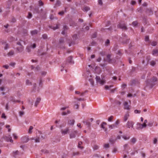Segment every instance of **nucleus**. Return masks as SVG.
Listing matches in <instances>:
<instances>
[{
  "label": "nucleus",
  "instance_id": "f704fd0d",
  "mask_svg": "<svg viewBox=\"0 0 158 158\" xmlns=\"http://www.w3.org/2000/svg\"><path fill=\"white\" fill-rule=\"evenodd\" d=\"M157 42L155 41H153L151 43V44L152 46H155L157 45Z\"/></svg>",
  "mask_w": 158,
  "mask_h": 158
},
{
  "label": "nucleus",
  "instance_id": "338daca9",
  "mask_svg": "<svg viewBox=\"0 0 158 158\" xmlns=\"http://www.w3.org/2000/svg\"><path fill=\"white\" fill-rule=\"evenodd\" d=\"M60 4V2L59 1H56V5H58V6H59Z\"/></svg>",
  "mask_w": 158,
  "mask_h": 158
},
{
  "label": "nucleus",
  "instance_id": "1a4fd4ad",
  "mask_svg": "<svg viewBox=\"0 0 158 158\" xmlns=\"http://www.w3.org/2000/svg\"><path fill=\"white\" fill-rule=\"evenodd\" d=\"M124 108L128 110H129L130 109L131 106L128 104V103L125 102L123 103Z\"/></svg>",
  "mask_w": 158,
  "mask_h": 158
},
{
  "label": "nucleus",
  "instance_id": "4be33fe9",
  "mask_svg": "<svg viewBox=\"0 0 158 158\" xmlns=\"http://www.w3.org/2000/svg\"><path fill=\"white\" fill-rule=\"evenodd\" d=\"M5 44V46H4V49L5 50H7L9 48V46L8 44H6V41H4L3 42H2V44Z\"/></svg>",
  "mask_w": 158,
  "mask_h": 158
},
{
  "label": "nucleus",
  "instance_id": "b1692460",
  "mask_svg": "<svg viewBox=\"0 0 158 158\" xmlns=\"http://www.w3.org/2000/svg\"><path fill=\"white\" fill-rule=\"evenodd\" d=\"M40 98H37L36 99V102H35V106H36L38 103L40 102Z\"/></svg>",
  "mask_w": 158,
  "mask_h": 158
},
{
  "label": "nucleus",
  "instance_id": "39448f33",
  "mask_svg": "<svg viewBox=\"0 0 158 158\" xmlns=\"http://www.w3.org/2000/svg\"><path fill=\"white\" fill-rule=\"evenodd\" d=\"M78 135V131L77 130H75L72 131L69 134V137L70 139L75 138L76 135Z\"/></svg>",
  "mask_w": 158,
  "mask_h": 158
},
{
  "label": "nucleus",
  "instance_id": "7ed1b4c3",
  "mask_svg": "<svg viewBox=\"0 0 158 158\" xmlns=\"http://www.w3.org/2000/svg\"><path fill=\"white\" fill-rule=\"evenodd\" d=\"M134 123L131 120H129L127 122L126 124V127L129 129H132L133 128Z\"/></svg>",
  "mask_w": 158,
  "mask_h": 158
},
{
  "label": "nucleus",
  "instance_id": "864d4df0",
  "mask_svg": "<svg viewBox=\"0 0 158 158\" xmlns=\"http://www.w3.org/2000/svg\"><path fill=\"white\" fill-rule=\"evenodd\" d=\"M32 15L31 13H29L28 15L27 16V18L28 19H30L31 18Z\"/></svg>",
  "mask_w": 158,
  "mask_h": 158
},
{
  "label": "nucleus",
  "instance_id": "c9c22d12",
  "mask_svg": "<svg viewBox=\"0 0 158 158\" xmlns=\"http://www.w3.org/2000/svg\"><path fill=\"white\" fill-rule=\"evenodd\" d=\"M136 139L135 138H132L131 139V142L133 143H134L136 141Z\"/></svg>",
  "mask_w": 158,
  "mask_h": 158
},
{
  "label": "nucleus",
  "instance_id": "69168bd1",
  "mask_svg": "<svg viewBox=\"0 0 158 158\" xmlns=\"http://www.w3.org/2000/svg\"><path fill=\"white\" fill-rule=\"evenodd\" d=\"M13 153L15 155L18 154L19 152L18 151H16L13 152Z\"/></svg>",
  "mask_w": 158,
  "mask_h": 158
},
{
  "label": "nucleus",
  "instance_id": "ddd939ff",
  "mask_svg": "<svg viewBox=\"0 0 158 158\" xmlns=\"http://www.w3.org/2000/svg\"><path fill=\"white\" fill-rule=\"evenodd\" d=\"M75 123V120L73 119L69 120L68 122V124L71 126L74 125Z\"/></svg>",
  "mask_w": 158,
  "mask_h": 158
},
{
  "label": "nucleus",
  "instance_id": "13d9d810",
  "mask_svg": "<svg viewBox=\"0 0 158 158\" xmlns=\"http://www.w3.org/2000/svg\"><path fill=\"white\" fill-rule=\"evenodd\" d=\"M117 148H114L112 151V152L113 153H115L116 152H117Z\"/></svg>",
  "mask_w": 158,
  "mask_h": 158
},
{
  "label": "nucleus",
  "instance_id": "20e7f679",
  "mask_svg": "<svg viewBox=\"0 0 158 158\" xmlns=\"http://www.w3.org/2000/svg\"><path fill=\"white\" fill-rule=\"evenodd\" d=\"M145 128L144 124H141L139 123H137L135 125V128L138 130H142L143 128Z\"/></svg>",
  "mask_w": 158,
  "mask_h": 158
},
{
  "label": "nucleus",
  "instance_id": "f8f14e48",
  "mask_svg": "<svg viewBox=\"0 0 158 158\" xmlns=\"http://www.w3.org/2000/svg\"><path fill=\"white\" fill-rule=\"evenodd\" d=\"M129 116L130 115L128 112H127L125 114L124 117V122H126Z\"/></svg>",
  "mask_w": 158,
  "mask_h": 158
},
{
  "label": "nucleus",
  "instance_id": "a19ab883",
  "mask_svg": "<svg viewBox=\"0 0 158 158\" xmlns=\"http://www.w3.org/2000/svg\"><path fill=\"white\" fill-rule=\"evenodd\" d=\"M90 10L89 7H85L84 8V10L85 11H87Z\"/></svg>",
  "mask_w": 158,
  "mask_h": 158
},
{
  "label": "nucleus",
  "instance_id": "4c0bfd02",
  "mask_svg": "<svg viewBox=\"0 0 158 158\" xmlns=\"http://www.w3.org/2000/svg\"><path fill=\"white\" fill-rule=\"evenodd\" d=\"M13 136L14 139H16L18 138V136L16 134L13 133Z\"/></svg>",
  "mask_w": 158,
  "mask_h": 158
},
{
  "label": "nucleus",
  "instance_id": "de8ad7c7",
  "mask_svg": "<svg viewBox=\"0 0 158 158\" xmlns=\"http://www.w3.org/2000/svg\"><path fill=\"white\" fill-rule=\"evenodd\" d=\"M83 123H85L86 125H87L88 126H89L90 125V123L88 122L83 121Z\"/></svg>",
  "mask_w": 158,
  "mask_h": 158
},
{
  "label": "nucleus",
  "instance_id": "5fc2aeb1",
  "mask_svg": "<svg viewBox=\"0 0 158 158\" xmlns=\"http://www.w3.org/2000/svg\"><path fill=\"white\" fill-rule=\"evenodd\" d=\"M30 48H31L30 47H29L28 46H27V47L26 49V50L27 52H29L30 51Z\"/></svg>",
  "mask_w": 158,
  "mask_h": 158
},
{
  "label": "nucleus",
  "instance_id": "58836bf2",
  "mask_svg": "<svg viewBox=\"0 0 158 158\" xmlns=\"http://www.w3.org/2000/svg\"><path fill=\"white\" fill-rule=\"evenodd\" d=\"M89 81L90 82L91 85H94V82L93 80L92 79H89Z\"/></svg>",
  "mask_w": 158,
  "mask_h": 158
},
{
  "label": "nucleus",
  "instance_id": "a211bd4d",
  "mask_svg": "<svg viewBox=\"0 0 158 158\" xmlns=\"http://www.w3.org/2000/svg\"><path fill=\"white\" fill-rule=\"evenodd\" d=\"M147 13L149 15L153 14V13L152 9L151 8L148 9L147 11Z\"/></svg>",
  "mask_w": 158,
  "mask_h": 158
},
{
  "label": "nucleus",
  "instance_id": "412c9836",
  "mask_svg": "<svg viewBox=\"0 0 158 158\" xmlns=\"http://www.w3.org/2000/svg\"><path fill=\"white\" fill-rule=\"evenodd\" d=\"M68 29V27L66 26H64L63 27V30L61 32V34L63 35H64L65 33V31L67 30Z\"/></svg>",
  "mask_w": 158,
  "mask_h": 158
},
{
  "label": "nucleus",
  "instance_id": "a18cd8bd",
  "mask_svg": "<svg viewBox=\"0 0 158 158\" xmlns=\"http://www.w3.org/2000/svg\"><path fill=\"white\" fill-rule=\"evenodd\" d=\"M141 111L139 110H134V113L135 114H139L140 113Z\"/></svg>",
  "mask_w": 158,
  "mask_h": 158
},
{
  "label": "nucleus",
  "instance_id": "49530a36",
  "mask_svg": "<svg viewBox=\"0 0 158 158\" xmlns=\"http://www.w3.org/2000/svg\"><path fill=\"white\" fill-rule=\"evenodd\" d=\"M104 147L105 148H109V145L108 143L105 144Z\"/></svg>",
  "mask_w": 158,
  "mask_h": 158
},
{
  "label": "nucleus",
  "instance_id": "2f4dec72",
  "mask_svg": "<svg viewBox=\"0 0 158 158\" xmlns=\"http://www.w3.org/2000/svg\"><path fill=\"white\" fill-rule=\"evenodd\" d=\"M75 93L76 94H80V96H82L84 95V93L83 92L81 93L79 91H76L75 92Z\"/></svg>",
  "mask_w": 158,
  "mask_h": 158
},
{
  "label": "nucleus",
  "instance_id": "aec40b11",
  "mask_svg": "<svg viewBox=\"0 0 158 158\" xmlns=\"http://www.w3.org/2000/svg\"><path fill=\"white\" fill-rule=\"evenodd\" d=\"M152 54L153 55L155 56H158V50H154L153 51Z\"/></svg>",
  "mask_w": 158,
  "mask_h": 158
},
{
  "label": "nucleus",
  "instance_id": "79ce46f5",
  "mask_svg": "<svg viewBox=\"0 0 158 158\" xmlns=\"http://www.w3.org/2000/svg\"><path fill=\"white\" fill-rule=\"evenodd\" d=\"M26 84L27 85H31V83L29 80H27L26 81Z\"/></svg>",
  "mask_w": 158,
  "mask_h": 158
},
{
  "label": "nucleus",
  "instance_id": "dca6fc26",
  "mask_svg": "<svg viewBox=\"0 0 158 158\" xmlns=\"http://www.w3.org/2000/svg\"><path fill=\"white\" fill-rule=\"evenodd\" d=\"M15 54L13 50L10 51L7 54L8 56H11L14 55Z\"/></svg>",
  "mask_w": 158,
  "mask_h": 158
},
{
  "label": "nucleus",
  "instance_id": "3c124183",
  "mask_svg": "<svg viewBox=\"0 0 158 158\" xmlns=\"http://www.w3.org/2000/svg\"><path fill=\"white\" fill-rule=\"evenodd\" d=\"M10 126L9 125H7L6 126V127L8 128V131L10 132L11 131V129L10 128Z\"/></svg>",
  "mask_w": 158,
  "mask_h": 158
},
{
  "label": "nucleus",
  "instance_id": "680f3d73",
  "mask_svg": "<svg viewBox=\"0 0 158 158\" xmlns=\"http://www.w3.org/2000/svg\"><path fill=\"white\" fill-rule=\"evenodd\" d=\"M3 67L6 69H8L9 67V65L7 64L4 65H3Z\"/></svg>",
  "mask_w": 158,
  "mask_h": 158
},
{
  "label": "nucleus",
  "instance_id": "6e6552de",
  "mask_svg": "<svg viewBox=\"0 0 158 158\" xmlns=\"http://www.w3.org/2000/svg\"><path fill=\"white\" fill-rule=\"evenodd\" d=\"M4 138L5 139L7 142H10L11 143H12L13 142V140L12 139V137L10 135L7 136H5Z\"/></svg>",
  "mask_w": 158,
  "mask_h": 158
},
{
  "label": "nucleus",
  "instance_id": "e2e57ef3",
  "mask_svg": "<svg viewBox=\"0 0 158 158\" xmlns=\"http://www.w3.org/2000/svg\"><path fill=\"white\" fill-rule=\"evenodd\" d=\"M149 40V37L148 36H146L145 37V40L146 41H148Z\"/></svg>",
  "mask_w": 158,
  "mask_h": 158
},
{
  "label": "nucleus",
  "instance_id": "6ab92c4d",
  "mask_svg": "<svg viewBox=\"0 0 158 158\" xmlns=\"http://www.w3.org/2000/svg\"><path fill=\"white\" fill-rule=\"evenodd\" d=\"M70 113V111L69 110H67L66 111L63 112L61 113V114L62 115H65L67 114H69Z\"/></svg>",
  "mask_w": 158,
  "mask_h": 158
},
{
  "label": "nucleus",
  "instance_id": "9b49d317",
  "mask_svg": "<svg viewBox=\"0 0 158 158\" xmlns=\"http://www.w3.org/2000/svg\"><path fill=\"white\" fill-rule=\"evenodd\" d=\"M118 27L123 29H126L127 27L124 24H121V23L118 24Z\"/></svg>",
  "mask_w": 158,
  "mask_h": 158
},
{
  "label": "nucleus",
  "instance_id": "f257e3e1",
  "mask_svg": "<svg viewBox=\"0 0 158 158\" xmlns=\"http://www.w3.org/2000/svg\"><path fill=\"white\" fill-rule=\"evenodd\" d=\"M157 81V78L156 77H153L152 78L150 81L148 80L146 81V87H148L149 88H152L155 85V82Z\"/></svg>",
  "mask_w": 158,
  "mask_h": 158
},
{
  "label": "nucleus",
  "instance_id": "2eb2a0df",
  "mask_svg": "<svg viewBox=\"0 0 158 158\" xmlns=\"http://www.w3.org/2000/svg\"><path fill=\"white\" fill-rule=\"evenodd\" d=\"M67 61L68 62L71 64H73L74 63V62L72 60V58L71 56H70L68 58Z\"/></svg>",
  "mask_w": 158,
  "mask_h": 158
},
{
  "label": "nucleus",
  "instance_id": "f3484780",
  "mask_svg": "<svg viewBox=\"0 0 158 158\" xmlns=\"http://www.w3.org/2000/svg\"><path fill=\"white\" fill-rule=\"evenodd\" d=\"M116 140V139L114 138L113 137H111L109 141L111 143H114Z\"/></svg>",
  "mask_w": 158,
  "mask_h": 158
},
{
  "label": "nucleus",
  "instance_id": "774afa93",
  "mask_svg": "<svg viewBox=\"0 0 158 158\" xmlns=\"http://www.w3.org/2000/svg\"><path fill=\"white\" fill-rule=\"evenodd\" d=\"M2 118H4L5 119L6 118V117L5 116V114L4 113H3L2 115Z\"/></svg>",
  "mask_w": 158,
  "mask_h": 158
},
{
  "label": "nucleus",
  "instance_id": "393cba45",
  "mask_svg": "<svg viewBox=\"0 0 158 158\" xmlns=\"http://www.w3.org/2000/svg\"><path fill=\"white\" fill-rule=\"evenodd\" d=\"M122 138L125 140H127L129 139L130 138V136L128 135H123L122 136Z\"/></svg>",
  "mask_w": 158,
  "mask_h": 158
},
{
  "label": "nucleus",
  "instance_id": "09e8293b",
  "mask_svg": "<svg viewBox=\"0 0 158 158\" xmlns=\"http://www.w3.org/2000/svg\"><path fill=\"white\" fill-rule=\"evenodd\" d=\"M59 25H57L56 27H53L52 28L53 30H55L58 28Z\"/></svg>",
  "mask_w": 158,
  "mask_h": 158
},
{
  "label": "nucleus",
  "instance_id": "f03ea898",
  "mask_svg": "<svg viewBox=\"0 0 158 158\" xmlns=\"http://www.w3.org/2000/svg\"><path fill=\"white\" fill-rule=\"evenodd\" d=\"M95 79L97 83H98L101 85H103L106 82L104 77L101 76V79L99 76H96Z\"/></svg>",
  "mask_w": 158,
  "mask_h": 158
},
{
  "label": "nucleus",
  "instance_id": "37998d69",
  "mask_svg": "<svg viewBox=\"0 0 158 158\" xmlns=\"http://www.w3.org/2000/svg\"><path fill=\"white\" fill-rule=\"evenodd\" d=\"M113 116H111L110 117H109L108 118V121L109 122H111L112 121V120L113 119Z\"/></svg>",
  "mask_w": 158,
  "mask_h": 158
},
{
  "label": "nucleus",
  "instance_id": "052dcab7",
  "mask_svg": "<svg viewBox=\"0 0 158 158\" xmlns=\"http://www.w3.org/2000/svg\"><path fill=\"white\" fill-rule=\"evenodd\" d=\"M39 3L40 6H42L43 5V3L41 1H39Z\"/></svg>",
  "mask_w": 158,
  "mask_h": 158
},
{
  "label": "nucleus",
  "instance_id": "0eeeda50",
  "mask_svg": "<svg viewBox=\"0 0 158 158\" xmlns=\"http://www.w3.org/2000/svg\"><path fill=\"white\" fill-rule=\"evenodd\" d=\"M21 140L22 142L25 143L27 142L29 140L28 137L27 136H26L22 137L21 138Z\"/></svg>",
  "mask_w": 158,
  "mask_h": 158
},
{
  "label": "nucleus",
  "instance_id": "cd10ccee",
  "mask_svg": "<svg viewBox=\"0 0 158 158\" xmlns=\"http://www.w3.org/2000/svg\"><path fill=\"white\" fill-rule=\"evenodd\" d=\"M82 143L81 141H80L78 142V147L79 148H80L81 149H82L83 148V147L81 146V145L82 144Z\"/></svg>",
  "mask_w": 158,
  "mask_h": 158
},
{
  "label": "nucleus",
  "instance_id": "bb28decb",
  "mask_svg": "<svg viewBox=\"0 0 158 158\" xmlns=\"http://www.w3.org/2000/svg\"><path fill=\"white\" fill-rule=\"evenodd\" d=\"M110 57H111V55L110 54H108L107 56V61L110 63L111 61V60L110 58Z\"/></svg>",
  "mask_w": 158,
  "mask_h": 158
},
{
  "label": "nucleus",
  "instance_id": "603ef678",
  "mask_svg": "<svg viewBox=\"0 0 158 158\" xmlns=\"http://www.w3.org/2000/svg\"><path fill=\"white\" fill-rule=\"evenodd\" d=\"M110 43V40H109L107 39L106 40L105 42V45H108V44Z\"/></svg>",
  "mask_w": 158,
  "mask_h": 158
},
{
  "label": "nucleus",
  "instance_id": "7c9ffc66",
  "mask_svg": "<svg viewBox=\"0 0 158 158\" xmlns=\"http://www.w3.org/2000/svg\"><path fill=\"white\" fill-rule=\"evenodd\" d=\"M33 129V127L32 126H31L30 127L28 131V133L29 134H31L32 133V130Z\"/></svg>",
  "mask_w": 158,
  "mask_h": 158
},
{
  "label": "nucleus",
  "instance_id": "5701e85b",
  "mask_svg": "<svg viewBox=\"0 0 158 158\" xmlns=\"http://www.w3.org/2000/svg\"><path fill=\"white\" fill-rule=\"evenodd\" d=\"M117 127V126L116 125L114 124L109 125V128L111 129L114 128H116Z\"/></svg>",
  "mask_w": 158,
  "mask_h": 158
},
{
  "label": "nucleus",
  "instance_id": "473e14b6",
  "mask_svg": "<svg viewBox=\"0 0 158 158\" xmlns=\"http://www.w3.org/2000/svg\"><path fill=\"white\" fill-rule=\"evenodd\" d=\"M153 122L152 121H150L148 124V126L149 127H152L153 125Z\"/></svg>",
  "mask_w": 158,
  "mask_h": 158
},
{
  "label": "nucleus",
  "instance_id": "c756f323",
  "mask_svg": "<svg viewBox=\"0 0 158 158\" xmlns=\"http://www.w3.org/2000/svg\"><path fill=\"white\" fill-rule=\"evenodd\" d=\"M37 33V31L35 30L31 31V34L32 35H35Z\"/></svg>",
  "mask_w": 158,
  "mask_h": 158
},
{
  "label": "nucleus",
  "instance_id": "c03bdc74",
  "mask_svg": "<svg viewBox=\"0 0 158 158\" xmlns=\"http://www.w3.org/2000/svg\"><path fill=\"white\" fill-rule=\"evenodd\" d=\"M156 64V62L154 61H152L151 63L150 64L152 66H154Z\"/></svg>",
  "mask_w": 158,
  "mask_h": 158
},
{
  "label": "nucleus",
  "instance_id": "72a5a7b5",
  "mask_svg": "<svg viewBox=\"0 0 158 158\" xmlns=\"http://www.w3.org/2000/svg\"><path fill=\"white\" fill-rule=\"evenodd\" d=\"M99 148V146L96 145H95L93 147V149L94 150H96L98 149Z\"/></svg>",
  "mask_w": 158,
  "mask_h": 158
},
{
  "label": "nucleus",
  "instance_id": "e433bc0d",
  "mask_svg": "<svg viewBox=\"0 0 158 158\" xmlns=\"http://www.w3.org/2000/svg\"><path fill=\"white\" fill-rule=\"evenodd\" d=\"M132 24L133 26H135L137 25L138 22L136 21H134L132 22Z\"/></svg>",
  "mask_w": 158,
  "mask_h": 158
},
{
  "label": "nucleus",
  "instance_id": "0e129e2a",
  "mask_svg": "<svg viewBox=\"0 0 158 158\" xmlns=\"http://www.w3.org/2000/svg\"><path fill=\"white\" fill-rule=\"evenodd\" d=\"M157 140L155 138L154 139L153 141V143L154 144H156L157 143Z\"/></svg>",
  "mask_w": 158,
  "mask_h": 158
},
{
  "label": "nucleus",
  "instance_id": "9d476101",
  "mask_svg": "<svg viewBox=\"0 0 158 158\" xmlns=\"http://www.w3.org/2000/svg\"><path fill=\"white\" fill-rule=\"evenodd\" d=\"M95 73L98 74H100L102 71L101 68L99 67H96L95 69Z\"/></svg>",
  "mask_w": 158,
  "mask_h": 158
},
{
  "label": "nucleus",
  "instance_id": "c85d7f7f",
  "mask_svg": "<svg viewBox=\"0 0 158 158\" xmlns=\"http://www.w3.org/2000/svg\"><path fill=\"white\" fill-rule=\"evenodd\" d=\"M32 140H35V142L36 143H39L40 142V138L39 137H37L35 138H32Z\"/></svg>",
  "mask_w": 158,
  "mask_h": 158
},
{
  "label": "nucleus",
  "instance_id": "a878e982",
  "mask_svg": "<svg viewBox=\"0 0 158 158\" xmlns=\"http://www.w3.org/2000/svg\"><path fill=\"white\" fill-rule=\"evenodd\" d=\"M106 123L105 122H103L101 125V127L103 129H105V131H106V129H105V127H104V125H106Z\"/></svg>",
  "mask_w": 158,
  "mask_h": 158
},
{
  "label": "nucleus",
  "instance_id": "4d7b16f0",
  "mask_svg": "<svg viewBox=\"0 0 158 158\" xmlns=\"http://www.w3.org/2000/svg\"><path fill=\"white\" fill-rule=\"evenodd\" d=\"M15 64V63L14 62H11L10 64V65L12 67H14Z\"/></svg>",
  "mask_w": 158,
  "mask_h": 158
},
{
  "label": "nucleus",
  "instance_id": "ea45409f",
  "mask_svg": "<svg viewBox=\"0 0 158 158\" xmlns=\"http://www.w3.org/2000/svg\"><path fill=\"white\" fill-rule=\"evenodd\" d=\"M39 86L40 88L42 87V81L41 80H40L39 83Z\"/></svg>",
  "mask_w": 158,
  "mask_h": 158
},
{
  "label": "nucleus",
  "instance_id": "bf43d9fd",
  "mask_svg": "<svg viewBox=\"0 0 158 158\" xmlns=\"http://www.w3.org/2000/svg\"><path fill=\"white\" fill-rule=\"evenodd\" d=\"M147 123V119H145L144 120L143 123V124H144L145 125V127H146L147 125L146 124V123Z\"/></svg>",
  "mask_w": 158,
  "mask_h": 158
},
{
  "label": "nucleus",
  "instance_id": "423d86ee",
  "mask_svg": "<svg viewBox=\"0 0 158 158\" xmlns=\"http://www.w3.org/2000/svg\"><path fill=\"white\" fill-rule=\"evenodd\" d=\"M69 131V128L68 127H66L64 129H61L60 132L62 135H64L68 133Z\"/></svg>",
  "mask_w": 158,
  "mask_h": 158
},
{
  "label": "nucleus",
  "instance_id": "6e6d98bb",
  "mask_svg": "<svg viewBox=\"0 0 158 158\" xmlns=\"http://www.w3.org/2000/svg\"><path fill=\"white\" fill-rule=\"evenodd\" d=\"M24 114V112L23 111H21L19 113V115L21 116H22Z\"/></svg>",
  "mask_w": 158,
  "mask_h": 158
},
{
  "label": "nucleus",
  "instance_id": "4468645a",
  "mask_svg": "<svg viewBox=\"0 0 158 158\" xmlns=\"http://www.w3.org/2000/svg\"><path fill=\"white\" fill-rule=\"evenodd\" d=\"M16 49L19 52H22L23 50V47L21 45L20 47H17Z\"/></svg>",
  "mask_w": 158,
  "mask_h": 158
},
{
  "label": "nucleus",
  "instance_id": "8fccbe9b",
  "mask_svg": "<svg viewBox=\"0 0 158 158\" xmlns=\"http://www.w3.org/2000/svg\"><path fill=\"white\" fill-rule=\"evenodd\" d=\"M68 106H65L64 107H63L60 109V110H65L66 109L68 108Z\"/></svg>",
  "mask_w": 158,
  "mask_h": 158
}]
</instances>
